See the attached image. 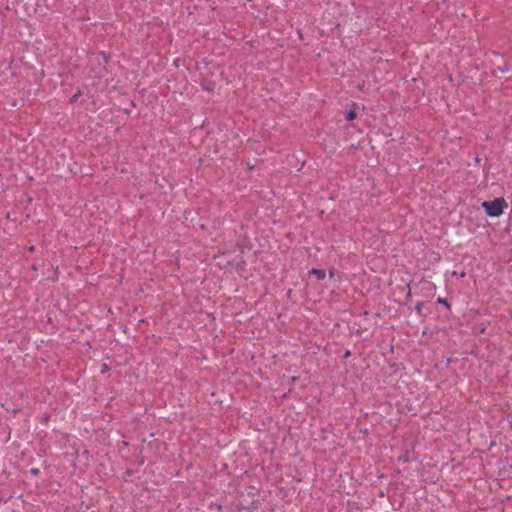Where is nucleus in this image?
<instances>
[{
  "label": "nucleus",
  "mask_w": 512,
  "mask_h": 512,
  "mask_svg": "<svg viewBox=\"0 0 512 512\" xmlns=\"http://www.w3.org/2000/svg\"><path fill=\"white\" fill-rule=\"evenodd\" d=\"M508 204L503 197L496 198L493 201H484L482 207L486 214L490 217H499L503 214L504 209L507 208Z\"/></svg>",
  "instance_id": "nucleus-1"
},
{
  "label": "nucleus",
  "mask_w": 512,
  "mask_h": 512,
  "mask_svg": "<svg viewBox=\"0 0 512 512\" xmlns=\"http://www.w3.org/2000/svg\"><path fill=\"white\" fill-rule=\"evenodd\" d=\"M310 275H315L317 280H323L326 276V272L323 269L313 268L309 271Z\"/></svg>",
  "instance_id": "nucleus-2"
},
{
  "label": "nucleus",
  "mask_w": 512,
  "mask_h": 512,
  "mask_svg": "<svg viewBox=\"0 0 512 512\" xmlns=\"http://www.w3.org/2000/svg\"><path fill=\"white\" fill-rule=\"evenodd\" d=\"M355 118H356V112H355L354 110H350V111H348V112H347V114H346V119H347L348 121H352V120H354Z\"/></svg>",
  "instance_id": "nucleus-3"
},
{
  "label": "nucleus",
  "mask_w": 512,
  "mask_h": 512,
  "mask_svg": "<svg viewBox=\"0 0 512 512\" xmlns=\"http://www.w3.org/2000/svg\"><path fill=\"white\" fill-rule=\"evenodd\" d=\"M437 302L445 305L447 308H450V304L448 303L447 299H445V298H438Z\"/></svg>",
  "instance_id": "nucleus-4"
},
{
  "label": "nucleus",
  "mask_w": 512,
  "mask_h": 512,
  "mask_svg": "<svg viewBox=\"0 0 512 512\" xmlns=\"http://www.w3.org/2000/svg\"><path fill=\"white\" fill-rule=\"evenodd\" d=\"M80 95H81V92H80V91H78L75 95H73V96H72V98H71V102H72V103H73V102H75V101L78 99V97H79Z\"/></svg>",
  "instance_id": "nucleus-5"
},
{
  "label": "nucleus",
  "mask_w": 512,
  "mask_h": 512,
  "mask_svg": "<svg viewBox=\"0 0 512 512\" xmlns=\"http://www.w3.org/2000/svg\"><path fill=\"white\" fill-rule=\"evenodd\" d=\"M415 309H416V311H417L418 313H421V311H422V304H421V303H418V304L416 305Z\"/></svg>",
  "instance_id": "nucleus-6"
},
{
  "label": "nucleus",
  "mask_w": 512,
  "mask_h": 512,
  "mask_svg": "<svg viewBox=\"0 0 512 512\" xmlns=\"http://www.w3.org/2000/svg\"><path fill=\"white\" fill-rule=\"evenodd\" d=\"M107 370H108V366L106 364H103L101 372L103 373V372H105Z\"/></svg>",
  "instance_id": "nucleus-7"
},
{
  "label": "nucleus",
  "mask_w": 512,
  "mask_h": 512,
  "mask_svg": "<svg viewBox=\"0 0 512 512\" xmlns=\"http://www.w3.org/2000/svg\"><path fill=\"white\" fill-rule=\"evenodd\" d=\"M350 354H351V353H350V351H346V352H345V354H344V358L349 357V356H350Z\"/></svg>",
  "instance_id": "nucleus-8"
},
{
  "label": "nucleus",
  "mask_w": 512,
  "mask_h": 512,
  "mask_svg": "<svg viewBox=\"0 0 512 512\" xmlns=\"http://www.w3.org/2000/svg\"><path fill=\"white\" fill-rule=\"evenodd\" d=\"M33 473H34V475H36V474L38 473V470H37V469H34V470H33Z\"/></svg>",
  "instance_id": "nucleus-9"
},
{
  "label": "nucleus",
  "mask_w": 512,
  "mask_h": 512,
  "mask_svg": "<svg viewBox=\"0 0 512 512\" xmlns=\"http://www.w3.org/2000/svg\"><path fill=\"white\" fill-rule=\"evenodd\" d=\"M333 276H334L333 271H330V277H333Z\"/></svg>",
  "instance_id": "nucleus-10"
},
{
  "label": "nucleus",
  "mask_w": 512,
  "mask_h": 512,
  "mask_svg": "<svg viewBox=\"0 0 512 512\" xmlns=\"http://www.w3.org/2000/svg\"><path fill=\"white\" fill-rule=\"evenodd\" d=\"M511 428H512V423H511Z\"/></svg>",
  "instance_id": "nucleus-11"
}]
</instances>
